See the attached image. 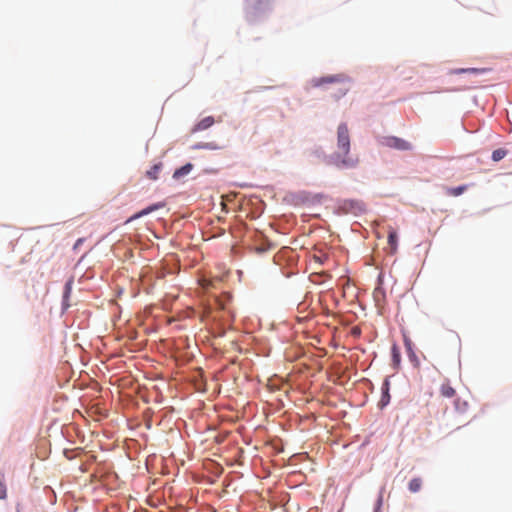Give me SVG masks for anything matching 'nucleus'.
I'll use <instances>...</instances> for the list:
<instances>
[{
	"label": "nucleus",
	"instance_id": "nucleus-5",
	"mask_svg": "<svg viewBox=\"0 0 512 512\" xmlns=\"http://www.w3.org/2000/svg\"><path fill=\"white\" fill-rule=\"evenodd\" d=\"M214 118L212 116H207L199 121L195 127L193 128V132L202 131L210 128L214 124Z\"/></svg>",
	"mask_w": 512,
	"mask_h": 512
},
{
	"label": "nucleus",
	"instance_id": "nucleus-8",
	"mask_svg": "<svg viewBox=\"0 0 512 512\" xmlns=\"http://www.w3.org/2000/svg\"><path fill=\"white\" fill-rule=\"evenodd\" d=\"M388 244L391 248V252L395 253L397 251V233L392 228H390L388 233Z\"/></svg>",
	"mask_w": 512,
	"mask_h": 512
},
{
	"label": "nucleus",
	"instance_id": "nucleus-3",
	"mask_svg": "<svg viewBox=\"0 0 512 512\" xmlns=\"http://www.w3.org/2000/svg\"><path fill=\"white\" fill-rule=\"evenodd\" d=\"M382 143H383V145H385L389 148L402 150V151L410 150L412 148L411 144L408 141H406L402 138H399V137H395V136L385 137L383 139Z\"/></svg>",
	"mask_w": 512,
	"mask_h": 512
},
{
	"label": "nucleus",
	"instance_id": "nucleus-18",
	"mask_svg": "<svg viewBox=\"0 0 512 512\" xmlns=\"http://www.w3.org/2000/svg\"><path fill=\"white\" fill-rule=\"evenodd\" d=\"M467 71L476 72V71H477V69L472 68V69H467V70H465V69H461V70H460V72H467Z\"/></svg>",
	"mask_w": 512,
	"mask_h": 512
},
{
	"label": "nucleus",
	"instance_id": "nucleus-9",
	"mask_svg": "<svg viewBox=\"0 0 512 512\" xmlns=\"http://www.w3.org/2000/svg\"><path fill=\"white\" fill-rule=\"evenodd\" d=\"M192 168H193V165L190 163L182 166L181 168L175 170V172L173 174V178L180 179L181 177L189 174L190 171L192 170Z\"/></svg>",
	"mask_w": 512,
	"mask_h": 512
},
{
	"label": "nucleus",
	"instance_id": "nucleus-7",
	"mask_svg": "<svg viewBox=\"0 0 512 512\" xmlns=\"http://www.w3.org/2000/svg\"><path fill=\"white\" fill-rule=\"evenodd\" d=\"M467 188V185H461L458 187H447L445 191L447 195L457 197L463 194L467 190Z\"/></svg>",
	"mask_w": 512,
	"mask_h": 512
},
{
	"label": "nucleus",
	"instance_id": "nucleus-19",
	"mask_svg": "<svg viewBox=\"0 0 512 512\" xmlns=\"http://www.w3.org/2000/svg\"><path fill=\"white\" fill-rule=\"evenodd\" d=\"M66 289H67V293H68V292H69V290H70V282H69V283H67V285H66Z\"/></svg>",
	"mask_w": 512,
	"mask_h": 512
},
{
	"label": "nucleus",
	"instance_id": "nucleus-2",
	"mask_svg": "<svg viewBox=\"0 0 512 512\" xmlns=\"http://www.w3.org/2000/svg\"><path fill=\"white\" fill-rule=\"evenodd\" d=\"M347 77L343 74L338 75H330L325 77L314 78L311 80L312 87H323L326 84H337L339 86L337 93L335 96L337 98L343 96L348 91V87L346 85Z\"/></svg>",
	"mask_w": 512,
	"mask_h": 512
},
{
	"label": "nucleus",
	"instance_id": "nucleus-1",
	"mask_svg": "<svg viewBox=\"0 0 512 512\" xmlns=\"http://www.w3.org/2000/svg\"><path fill=\"white\" fill-rule=\"evenodd\" d=\"M350 133L346 123L339 124L337 128V151L331 156L330 163L338 168H354L359 160L350 156Z\"/></svg>",
	"mask_w": 512,
	"mask_h": 512
},
{
	"label": "nucleus",
	"instance_id": "nucleus-15",
	"mask_svg": "<svg viewBox=\"0 0 512 512\" xmlns=\"http://www.w3.org/2000/svg\"><path fill=\"white\" fill-rule=\"evenodd\" d=\"M404 343H405V346L407 348V352H408V356L410 358L411 361L413 362H417V357L414 353V351L412 350V342L410 339L408 338H405L404 339Z\"/></svg>",
	"mask_w": 512,
	"mask_h": 512
},
{
	"label": "nucleus",
	"instance_id": "nucleus-13",
	"mask_svg": "<svg viewBox=\"0 0 512 512\" xmlns=\"http://www.w3.org/2000/svg\"><path fill=\"white\" fill-rule=\"evenodd\" d=\"M160 169H161V165H159V164L154 165L153 167H151L150 170H148L146 172L147 177L152 180H157L158 176H159Z\"/></svg>",
	"mask_w": 512,
	"mask_h": 512
},
{
	"label": "nucleus",
	"instance_id": "nucleus-4",
	"mask_svg": "<svg viewBox=\"0 0 512 512\" xmlns=\"http://www.w3.org/2000/svg\"><path fill=\"white\" fill-rule=\"evenodd\" d=\"M164 206H165V204H164V203H162V202H159V203H156V204H152V205L148 206L147 208H145V209H143V210L139 211L138 213L134 214L133 216H131V217L127 220V222H131V221H133V220H135V219H138V218H140V217H143V216H145V215H148L149 213L154 212V211H156V210H158V209H161V208H163Z\"/></svg>",
	"mask_w": 512,
	"mask_h": 512
},
{
	"label": "nucleus",
	"instance_id": "nucleus-10",
	"mask_svg": "<svg viewBox=\"0 0 512 512\" xmlns=\"http://www.w3.org/2000/svg\"><path fill=\"white\" fill-rule=\"evenodd\" d=\"M440 393L443 397H446V398H452L455 396L456 394V391L453 387H451L449 384L447 383H444L442 384L441 388H440Z\"/></svg>",
	"mask_w": 512,
	"mask_h": 512
},
{
	"label": "nucleus",
	"instance_id": "nucleus-6",
	"mask_svg": "<svg viewBox=\"0 0 512 512\" xmlns=\"http://www.w3.org/2000/svg\"><path fill=\"white\" fill-rule=\"evenodd\" d=\"M391 356H392V364L394 368H398L401 363V353L396 344H394L391 348Z\"/></svg>",
	"mask_w": 512,
	"mask_h": 512
},
{
	"label": "nucleus",
	"instance_id": "nucleus-14",
	"mask_svg": "<svg viewBox=\"0 0 512 512\" xmlns=\"http://www.w3.org/2000/svg\"><path fill=\"white\" fill-rule=\"evenodd\" d=\"M507 155V150L503 148H499L493 151L492 153V160L495 162H498L502 160Z\"/></svg>",
	"mask_w": 512,
	"mask_h": 512
},
{
	"label": "nucleus",
	"instance_id": "nucleus-12",
	"mask_svg": "<svg viewBox=\"0 0 512 512\" xmlns=\"http://www.w3.org/2000/svg\"><path fill=\"white\" fill-rule=\"evenodd\" d=\"M220 282L219 279H207V278H202L200 280V285L202 286L203 289H210V288H214L215 287V284Z\"/></svg>",
	"mask_w": 512,
	"mask_h": 512
},
{
	"label": "nucleus",
	"instance_id": "nucleus-16",
	"mask_svg": "<svg viewBox=\"0 0 512 512\" xmlns=\"http://www.w3.org/2000/svg\"><path fill=\"white\" fill-rule=\"evenodd\" d=\"M382 389L384 390V394H383V396L381 398V403L384 406V405H386L389 402V399H390V396H389V393H388L389 382H388L387 379L384 381Z\"/></svg>",
	"mask_w": 512,
	"mask_h": 512
},
{
	"label": "nucleus",
	"instance_id": "nucleus-17",
	"mask_svg": "<svg viewBox=\"0 0 512 512\" xmlns=\"http://www.w3.org/2000/svg\"><path fill=\"white\" fill-rule=\"evenodd\" d=\"M7 496V490L5 484L0 481V499H5Z\"/></svg>",
	"mask_w": 512,
	"mask_h": 512
},
{
	"label": "nucleus",
	"instance_id": "nucleus-11",
	"mask_svg": "<svg viewBox=\"0 0 512 512\" xmlns=\"http://www.w3.org/2000/svg\"><path fill=\"white\" fill-rule=\"evenodd\" d=\"M422 487V479L419 477L413 478L408 484L410 492L417 493Z\"/></svg>",
	"mask_w": 512,
	"mask_h": 512
}]
</instances>
